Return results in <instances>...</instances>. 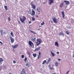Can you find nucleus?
I'll list each match as a JSON object with an SVG mask.
<instances>
[{"instance_id":"f257e3e1","label":"nucleus","mask_w":74,"mask_h":74,"mask_svg":"<svg viewBox=\"0 0 74 74\" xmlns=\"http://www.w3.org/2000/svg\"><path fill=\"white\" fill-rule=\"evenodd\" d=\"M20 21L23 23H24V22L25 21V20H26V17L25 16H23V18H21L20 17H19Z\"/></svg>"},{"instance_id":"f03ea898","label":"nucleus","mask_w":74,"mask_h":74,"mask_svg":"<svg viewBox=\"0 0 74 74\" xmlns=\"http://www.w3.org/2000/svg\"><path fill=\"white\" fill-rule=\"evenodd\" d=\"M36 41H37V42H36V45L38 46V45H40L41 42H42V40L41 39H38Z\"/></svg>"},{"instance_id":"7ed1b4c3","label":"nucleus","mask_w":74,"mask_h":74,"mask_svg":"<svg viewBox=\"0 0 74 74\" xmlns=\"http://www.w3.org/2000/svg\"><path fill=\"white\" fill-rule=\"evenodd\" d=\"M28 44L31 47H34V44L31 41H30L28 42Z\"/></svg>"},{"instance_id":"20e7f679","label":"nucleus","mask_w":74,"mask_h":74,"mask_svg":"<svg viewBox=\"0 0 74 74\" xmlns=\"http://www.w3.org/2000/svg\"><path fill=\"white\" fill-rule=\"evenodd\" d=\"M53 21L55 23H57L58 22V19H56V18H55V17L53 18Z\"/></svg>"},{"instance_id":"39448f33","label":"nucleus","mask_w":74,"mask_h":74,"mask_svg":"<svg viewBox=\"0 0 74 74\" xmlns=\"http://www.w3.org/2000/svg\"><path fill=\"white\" fill-rule=\"evenodd\" d=\"M30 14L32 16H34L35 15V11H34V10L32 9V12H30Z\"/></svg>"},{"instance_id":"423d86ee","label":"nucleus","mask_w":74,"mask_h":74,"mask_svg":"<svg viewBox=\"0 0 74 74\" xmlns=\"http://www.w3.org/2000/svg\"><path fill=\"white\" fill-rule=\"evenodd\" d=\"M50 2H49V5H51L52 4L54 3V0H49Z\"/></svg>"},{"instance_id":"0eeeda50","label":"nucleus","mask_w":74,"mask_h":74,"mask_svg":"<svg viewBox=\"0 0 74 74\" xmlns=\"http://www.w3.org/2000/svg\"><path fill=\"white\" fill-rule=\"evenodd\" d=\"M10 39L11 43L12 44V43L14 42V39L11 36L10 37Z\"/></svg>"},{"instance_id":"6e6552de","label":"nucleus","mask_w":74,"mask_h":74,"mask_svg":"<svg viewBox=\"0 0 74 74\" xmlns=\"http://www.w3.org/2000/svg\"><path fill=\"white\" fill-rule=\"evenodd\" d=\"M18 45H18V44H16L14 46L12 45V47L14 49H15L16 48H17V47H18Z\"/></svg>"},{"instance_id":"1a4fd4ad","label":"nucleus","mask_w":74,"mask_h":74,"mask_svg":"<svg viewBox=\"0 0 74 74\" xmlns=\"http://www.w3.org/2000/svg\"><path fill=\"white\" fill-rule=\"evenodd\" d=\"M64 2L65 3V4L66 5H68V4H70V2L68 1L65 0L64 1Z\"/></svg>"},{"instance_id":"9d476101","label":"nucleus","mask_w":74,"mask_h":74,"mask_svg":"<svg viewBox=\"0 0 74 74\" xmlns=\"http://www.w3.org/2000/svg\"><path fill=\"white\" fill-rule=\"evenodd\" d=\"M61 13L62 15V17H63V19H64V18H65V17H64V16H65V15L64 14V11H63V12H62Z\"/></svg>"},{"instance_id":"9b49d317","label":"nucleus","mask_w":74,"mask_h":74,"mask_svg":"<svg viewBox=\"0 0 74 74\" xmlns=\"http://www.w3.org/2000/svg\"><path fill=\"white\" fill-rule=\"evenodd\" d=\"M31 40L33 42H34V41H36V39L35 38H32L31 39Z\"/></svg>"},{"instance_id":"f8f14e48","label":"nucleus","mask_w":74,"mask_h":74,"mask_svg":"<svg viewBox=\"0 0 74 74\" xmlns=\"http://www.w3.org/2000/svg\"><path fill=\"white\" fill-rule=\"evenodd\" d=\"M55 45L57 46L58 47H59V43L57 42H55Z\"/></svg>"},{"instance_id":"ddd939ff","label":"nucleus","mask_w":74,"mask_h":74,"mask_svg":"<svg viewBox=\"0 0 74 74\" xmlns=\"http://www.w3.org/2000/svg\"><path fill=\"white\" fill-rule=\"evenodd\" d=\"M38 54L39 55L38 58V59H39L41 57V55H40V54H41V52L40 51L39 52Z\"/></svg>"},{"instance_id":"4468645a","label":"nucleus","mask_w":74,"mask_h":74,"mask_svg":"<svg viewBox=\"0 0 74 74\" xmlns=\"http://www.w3.org/2000/svg\"><path fill=\"white\" fill-rule=\"evenodd\" d=\"M55 65L56 67H58L59 66V63L58 62H55Z\"/></svg>"},{"instance_id":"2eb2a0df","label":"nucleus","mask_w":74,"mask_h":74,"mask_svg":"<svg viewBox=\"0 0 74 74\" xmlns=\"http://www.w3.org/2000/svg\"><path fill=\"white\" fill-rule=\"evenodd\" d=\"M40 47L37 48L35 50V51H38L39 50H40Z\"/></svg>"},{"instance_id":"dca6fc26","label":"nucleus","mask_w":74,"mask_h":74,"mask_svg":"<svg viewBox=\"0 0 74 74\" xmlns=\"http://www.w3.org/2000/svg\"><path fill=\"white\" fill-rule=\"evenodd\" d=\"M37 11L38 12H40V8L39 7L37 8Z\"/></svg>"},{"instance_id":"f3484780","label":"nucleus","mask_w":74,"mask_h":74,"mask_svg":"<svg viewBox=\"0 0 74 74\" xmlns=\"http://www.w3.org/2000/svg\"><path fill=\"white\" fill-rule=\"evenodd\" d=\"M61 35H62L63 36H64V34H63V33H62V32L60 33L59 34V36H61Z\"/></svg>"},{"instance_id":"a211bd4d","label":"nucleus","mask_w":74,"mask_h":74,"mask_svg":"<svg viewBox=\"0 0 74 74\" xmlns=\"http://www.w3.org/2000/svg\"><path fill=\"white\" fill-rule=\"evenodd\" d=\"M63 6V3L62 2L61 3L60 5V7L61 8Z\"/></svg>"},{"instance_id":"6ab92c4d","label":"nucleus","mask_w":74,"mask_h":74,"mask_svg":"<svg viewBox=\"0 0 74 74\" xmlns=\"http://www.w3.org/2000/svg\"><path fill=\"white\" fill-rule=\"evenodd\" d=\"M32 8H33V9H34V10H35V9H36V5H34L33 6H32Z\"/></svg>"},{"instance_id":"aec40b11","label":"nucleus","mask_w":74,"mask_h":74,"mask_svg":"<svg viewBox=\"0 0 74 74\" xmlns=\"http://www.w3.org/2000/svg\"><path fill=\"white\" fill-rule=\"evenodd\" d=\"M30 32H31V33H33V34H36V33L34 31H32L31 30H30Z\"/></svg>"},{"instance_id":"412c9836","label":"nucleus","mask_w":74,"mask_h":74,"mask_svg":"<svg viewBox=\"0 0 74 74\" xmlns=\"http://www.w3.org/2000/svg\"><path fill=\"white\" fill-rule=\"evenodd\" d=\"M3 61V58H0V64Z\"/></svg>"},{"instance_id":"4be33fe9","label":"nucleus","mask_w":74,"mask_h":74,"mask_svg":"<svg viewBox=\"0 0 74 74\" xmlns=\"http://www.w3.org/2000/svg\"><path fill=\"white\" fill-rule=\"evenodd\" d=\"M66 32L67 34H68V35H69V34H70V32H69L68 31H66Z\"/></svg>"},{"instance_id":"5701e85b","label":"nucleus","mask_w":74,"mask_h":74,"mask_svg":"<svg viewBox=\"0 0 74 74\" xmlns=\"http://www.w3.org/2000/svg\"><path fill=\"white\" fill-rule=\"evenodd\" d=\"M4 7L5 8L6 10H8V8H7V6H4Z\"/></svg>"},{"instance_id":"b1692460","label":"nucleus","mask_w":74,"mask_h":74,"mask_svg":"<svg viewBox=\"0 0 74 74\" xmlns=\"http://www.w3.org/2000/svg\"><path fill=\"white\" fill-rule=\"evenodd\" d=\"M10 34L12 37H14V34H13V32H11Z\"/></svg>"},{"instance_id":"393cba45","label":"nucleus","mask_w":74,"mask_h":74,"mask_svg":"<svg viewBox=\"0 0 74 74\" xmlns=\"http://www.w3.org/2000/svg\"><path fill=\"white\" fill-rule=\"evenodd\" d=\"M36 56H37V54H36V53H33V56H34V57H36Z\"/></svg>"},{"instance_id":"a878e982","label":"nucleus","mask_w":74,"mask_h":74,"mask_svg":"<svg viewBox=\"0 0 74 74\" xmlns=\"http://www.w3.org/2000/svg\"><path fill=\"white\" fill-rule=\"evenodd\" d=\"M0 32L1 33V35H3V30H0Z\"/></svg>"},{"instance_id":"bb28decb","label":"nucleus","mask_w":74,"mask_h":74,"mask_svg":"<svg viewBox=\"0 0 74 74\" xmlns=\"http://www.w3.org/2000/svg\"><path fill=\"white\" fill-rule=\"evenodd\" d=\"M46 62H47V61L46 60H44V61L43 62L42 64H45V63H46Z\"/></svg>"},{"instance_id":"cd10ccee","label":"nucleus","mask_w":74,"mask_h":74,"mask_svg":"<svg viewBox=\"0 0 74 74\" xmlns=\"http://www.w3.org/2000/svg\"><path fill=\"white\" fill-rule=\"evenodd\" d=\"M51 58H49V59L48 60V62H50V61H51Z\"/></svg>"},{"instance_id":"c85d7f7f","label":"nucleus","mask_w":74,"mask_h":74,"mask_svg":"<svg viewBox=\"0 0 74 74\" xmlns=\"http://www.w3.org/2000/svg\"><path fill=\"white\" fill-rule=\"evenodd\" d=\"M31 4L32 6L34 5V4H33V2H31Z\"/></svg>"},{"instance_id":"c756f323","label":"nucleus","mask_w":74,"mask_h":74,"mask_svg":"<svg viewBox=\"0 0 74 74\" xmlns=\"http://www.w3.org/2000/svg\"><path fill=\"white\" fill-rule=\"evenodd\" d=\"M32 19L33 21H35V18L34 17L32 18Z\"/></svg>"},{"instance_id":"7c9ffc66","label":"nucleus","mask_w":74,"mask_h":74,"mask_svg":"<svg viewBox=\"0 0 74 74\" xmlns=\"http://www.w3.org/2000/svg\"><path fill=\"white\" fill-rule=\"evenodd\" d=\"M44 24H45L44 22V21H43V22L41 23V25H44Z\"/></svg>"},{"instance_id":"2f4dec72","label":"nucleus","mask_w":74,"mask_h":74,"mask_svg":"<svg viewBox=\"0 0 74 74\" xmlns=\"http://www.w3.org/2000/svg\"><path fill=\"white\" fill-rule=\"evenodd\" d=\"M51 52L53 56H55V53H53L52 52V51H51Z\"/></svg>"},{"instance_id":"473e14b6","label":"nucleus","mask_w":74,"mask_h":74,"mask_svg":"<svg viewBox=\"0 0 74 74\" xmlns=\"http://www.w3.org/2000/svg\"><path fill=\"white\" fill-rule=\"evenodd\" d=\"M8 18L9 21H10V20H11V18L10 17H8Z\"/></svg>"},{"instance_id":"72a5a7b5","label":"nucleus","mask_w":74,"mask_h":74,"mask_svg":"<svg viewBox=\"0 0 74 74\" xmlns=\"http://www.w3.org/2000/svg\"><path fill=\"white\" fill-rule=\"evenodd\" d=\"M27 60V58H25L24 59V61L25 62H26V61Z\"/></svg>"},{"instance_id":"f704fd0d","label":"nucleus","mask_w":74,"mask_h":74,"mask_svg":"<svg viewBox=\"0 0 74 74\" xmlns=\"http://www.w3.org/2000/svg\"><path fill=\"white\" fill-rule=\"evenodd\" d=\"M13 63L14 64L16 63V61L15 60H13Z\"/></svg>"},{"instance_id":"c9c22d12","label":"nucleus","mask_w":74,"mask_h":74,"mask_svg":"<svg viewBox=\"0 0 74 74\" xmlns=\"http://www.w3.org/2000/svg\"><path fill=\"white\" fill-rule=\"evenodd\" d=\"M21 58L23 59V58H24V56L23 55H22L21 56Z\"/></svg>"},{"instance_id":"e433bc0d","label":"nucleus","mask_w":74,"mask_h":74,"mask_svg":"<svg viewBox=\"0 0 74 74\" xmlns=\"http://www.w3.org/2000/svg\"><path fill=\"white\" fill-rule=\"evenodd\" d=\"M26 66H28V67H29V64H26Z\"/></svg>"},{"instance_id":"4c0bfd02","label":"nucleus","mask_w":74,"mask_h":74,"mask_svg":"<svg viewBox=\"0 0 74 74\" xmlns=\"http://www.w3.org/2000/svg\"><path fill=\"white\" fill-rule=\"evenodd\" d=\"M27 53H28V55H30V52L29 51Z\"/></svg>"},{"instance_id":"58836bf2","label":"nucleus","mask_w":74,"mask_h":74,"mask_svg":"<svg viewBox=\"0 0 74 74\" xmlns=\"http://www.w3.org/2000/svg\"><path fill=\"white\" fill-rule=\"evenodd\" d=\"M67 28L70 29H71V27H68Z\"/></svg>"},{"instance_id":"ea45409f","label":"nucleus","mask_w":74,"mask_h":74,"mask_svg":"<svg viewBox=\"0 0 74 74\" xmlns=\"http://www.w3.org/2000/svg\"><path fill=\"white\" fill-rule=\"evenodd\" d=\"M18 22L19 24L20 25L21 24V22L20 21H18Z\"/></svg>"},{"instance_id":"a19ab883","label":"nucleus","mask_w":74,"mask_h":74,"mask_svg":"<svg viewBox=\"0 0 74 74\" xmlns=\"http://www.w3.org/2000/svg\"><path fill=\"white\" fill-rule=\"evenodd\" d=\"M57 54H59V51H57L56 52Z\"/></svg>"},{"instance_id":"79ce46f5","label":"nucleus","mask_w":74,"mask_h":74,"mask_svg":"<svg viewBox=\"0 0 74 74\" xmlns=\"http://www.w3.org/2000/svg\"><path fill=\"white\" fill-rule=\"evenodd\" d=\"M49 62H48V61L47 62H46V64H48L49 63Z\"/></svg>"},{"instance_id":"37998d69","label":"nucleus","mask_w":74,"mask_h":74,"mask_svg":"<svg viewBox=\"0 0 74 74\" xmlns=\"http://www.w3.org/2000/svg\"><path fill=\"white\" fill-rule=\"evenodd\" d=\"M32 23V22L31 21H29V23Z\"/></svg>"},{"instance_id":"c03bdc74","label":"nucleus","mask_w":74,"mask_h":74,"mask_svg":"<svg viewBox=\"0 0 74 74\" xmlns=\"http://www.w3.org/2000/svg\"><path fill=\"white\" fill-rule=\"evenodd\" d=\"M0 43L2 45L3 44V43L1 41H0Z\"/></svg>"},{"instance_id":"a18cd8bd","label":"nucleus","mask_w":74,"mask_h":74,"mask_svg":"<svg viewBox=\"0 0 74 74\" xmlns=\"http://www.w3.org/2000/svg\"><path fill=\"white\" fill-rule=\"evenodd\" d=\"M58 60H59V61H60V60H61L60 59H58Z\"/></svg>"},{"instance_id":"49530a36","label":"nucleus","mask_w":74,"mask_h":74,"mask_svg":"<svg viewBox=\"0 0 74 74\" xmlns=\"http://www.w3.org/2000/svg\"><path fill=\"white\" fill-rule=\"evenodd\" d=\"M36 18H38V15H37L36 16Z\"/></svg>"},{"instance_id":"de8ad7c7","label":"nucleus","mask_w":74,"mask_h":74,"mask_svg":"<svg viewBox=\"0 0 74 74\" xmlns=\"http://www.w3.org/2000/svg\"><path fill=\"white\" fill-rule=\"evenodd\" d=\"M29 58H30V55H29Z\"/></svg>"},{"instance_id":"09e8293b","label":"nucleus","mask_w":74,"mask_h":74,"mask_svg":"<svg viewBox=\"0 0 74 74\" xmlns=\"http://www.w3.org/2000/svg\"><path fill=\"white\" fill-rule=\"evenodd\" d=\"M70 71H69L67 72V73H69V72Z\"/></svg>"},{"instance_id":"8fccbe9b","label":"nucleus","mask_w":74,"mask_h":74,"mask_svg":"<svg viewBox=\"0 0 74 74\" xmlns=\"http://www.w3.org/2000/svg\"><path fill=\"white\" fill-rule=\"evenodd\" d=\"M3 34H5V32H3Z\"/></svg>"},{"instance_id":"3c124183","label":"nucleus","mask_w":74,"mask_h":74,"mask_svg":"<svg viewBox=\"0 0 74 74\" xmlns=\"http://www.w3.org/2000/svg\"><path fill=\"white\" fill-rule=\"evenodd\" d=\"M38 30H40V29L39 28L38 29Z\"/></svg>"},{"instance_id":"603ef678","label":"nucleus","mask_w":74,"mask_h":74,"mask_svg":"<svg viewBox=\"0 0 74 74\" xmlns=\"http://www.w3.org/2000/svg\"><path fill=\"white\" fill-rule=\"evenodd\" d=\"M73 58H74V54L73 55Z\"/></svg>"},{"instance_id":"864d4df0","label":"nucleus","mask_w":74,"mask_h":74,"mask_svg":"<svg viewBox=\"0 0 74 74\" xmlns=\"http://www.w3.org/2000/svg\"><path fill=\"white\" fill-rule=\"evenodd\" d=\"M53 69V68H51V69Z\"/></svg>"},{"instance_id":"5fc2aeb1","label":"nucleus","mask_w":74,"mask_h":74,"mask_svg":"<svg viewBox=\"0 0 74 74\" xmlns=\"http://www.w3.org/2000/svg\"><path fill=\"white\" fill-rule=\"evenodd\" d=\"M9 74H12V73H9Z\"/></svg>"},{"instance_id":"6e6d98bb","label":"nucleus","mask_w":74,"mask_h":74,"mask_svg":"<svg viewBox=\"0 0 74 74\" xmlns=\"http://www.w3.org/2000/svg\"><path fill=\"white\" fill-rule=\"evenodd\" d=\"M66 74H68V73H66Z\"/></svg>"},{"instance_id":"4d7b16f0","label":"nucleus","mask_w":74,"mask_h":74,"mask_svg":"<svg viewBox=\"0 0 74 74\" xmlns=\"http://www.w3.org/2000/svg\"><path fill=\"white\" fill-rule=\"evenodd\" d=\"M29 11H30V12L31 11H30V10H29Z\"/></svg>"},{"instance_id":"13d9d810","label":"nucleus","mask_w":74,"mask_h":74,"mask_svg":"<svg viewBox=\"0 0 74 74\" xmlns=\"http://www.w3.org/2000/svg\"><path fill=\"white\" fill-rule=\"evenodd\" d=\"M51 22H52V21H51Z\"/></svg>"},{"instance_id":"bf43d9fd","label":"nucleus","mask_w":74,"mask_h":74,"mask_svg":"<svg viewBox=\"0 0 74 74\" xmlns=\"http://www.w3.org/2000/svg\"><path fill=\"white\" fill-rule=\"evenodd\" d=\"M37 0L38 1V0Z\"/></svg>"}]
</instances>
